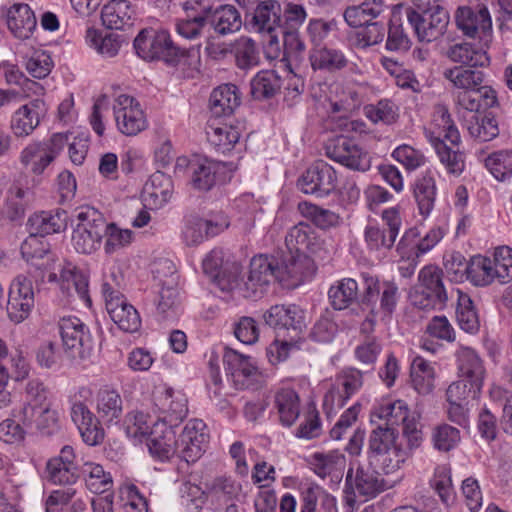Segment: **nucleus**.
I'll return each instance as SVG.
<instances>
[{
	"label": "nucleus",
	"instance_id": "58836bf2",
	"mask_svg": "<svg viewBox=\"0 0 512 512\" xmlns=\"http://www.w3.org/2000/svg\"><path fill=\"white\" fill-rule=\"evenodd\" d=\"M436 182L431 170L421 173L415 180L413 194L418 206L420 215L428 217L435 205L436 200Z\"/></svg>",
	"mask_w": 512,
	"mask_h": 512
},
{
	"label": "nucleus",
	"instance_id": "052dcab7",
	"mask_svg": "<svg viewBox=\"0 0 512 512\" xmlns=\"http://www.w3.org/2000/svg\"><path fill=\"white\" fill-rule=\"evenodd\" d=\"M409 457L408 449H405L402 443L398 442L370 461L378 466L383 473L392 474L398 471Z\"/></svg>",
	"mask_w": 512,
	"mask_h": 512
},
{
	"label": "nucleus",
	"instance_id": "a18cd8bd",
	"mask_svg": "<svg viewBox=\"0 0 512 512\" xmlns=\"http://www.w3.org/2000/svg\"><path fill=\"white\" fill-rule=\"evenodd\" d=\"M309 60L313 70L331 73L345 68L348 64L341 50L327 46L314 47L310 51Z\"/></svg>",
	"mask_w": 512,
	"mask_h": 512
},
{
	"label": "nucleus",
	"instance_id": "9d476101",
	"mask_svg": "<svg viewBox=\"0 0 512 512\" xmlns=\"http://www.w3.org/2000/svg\"><path fill=\"white\" fill-rule=\"evenodd\" d=\"M152 273L162 285L157 301V316L161 320H174L180 314L178 291L172 286L175 283V266L172 261L161 259L155 263Z\"/></svg>",
	"mask_w": 512,
	"mask_h": 512
},
{
	"label": "nucleus",
	"instance_id": "c85d7f7f",
	"mask_svg": "<svg viewBox=\"0 0 512 512\" xmlns=\"http://www.w3.org/2000/svg\"><path fill=\"white\" fill-rule=\"evenodd\" d=\"M175 427L156 422L147 439V447L152 456L167 460L173 455L178 456V442Z\"/></svg>",
	"mask_w": 512,
	"mask_h": 512
},
{
	"label": "nucleus",
	"instance_id": "e433bc0d",
	"mask_svg": "<svg viewBox=\"0 0 512 512\" xmlns=\"http://www.w3.org/2000/svg\"><path fill=\"white\" fill-rule=\"evenodd\" d=\"M68 215L64 210L54 212L42 211L32 215L28 220L31 235L43 237L45 235L59 233L67 227Z\"/></svg>",
	"mask_w": 512,
	"mask_h": 512
},
{
	"label": "nucleus",
	"instance_id": "774afa93",
	"mask_svg": "<svg viewBox=\"0 0 512 512\" xmlns=\"http://www.w3.org/2000/svg\"><path fill=\"white\" fill-rule=\"evenodd\" d=\"M298 208L303 216L309 218L321 229H328L340 224V216L332 210L324 209L309 202L299 203Z\"/></svg>",
	"mask_w": 512,
	"mask_h": 512
},
{
	"label": "nucleus",
	"instance_id": "5fc2aeb1",
	"mask_svg": "<svg viewBox=\"0 0 512 512\" xmlns=\"http://www.w3.org/2000/svg\"><path fill=\"white\" fill-rule=\"evenodd\" d=\"M467 279L478 287L488 286L494 282L499 283V278L494 275V268L489 257L474 256L467 266Z\"/></svg>",
	"mask_w": 512,
	"mask_h": 512
},
{
	"label": "nucleus",
	"instance_id": "4be33fe9",
	"mask_svg": "<svg viewBox=\"0 0 512 512\" xmlns=\"http://www.w3.org/2000/svg\"><path fill=\"white\" fill-rule=\"evenodd\" d=\"M134 48L139 57L149 61L176 53L170 34L165 30H142L134 39Z\"/></svg>",
	"mask_w": 512,
	"mask_h": 512
},
{
	"label": "nucleus",
	"instance_id": "338daca9",
	"mask_svg": "<svg viewBox=\"0 0 512 512\" xmlns=\"http://www.w3.org/2000/svg\"><path fill=\"white\" fill-rule=\"evenodd\" d=\"M484 164L496 180L507 181L512 177V150L493 152L485 158Z\"/></svg>",
	"mask_w": 512,
	"mask_h": 512
},
{
	"label": "nucleus",
	"instance_id": "69168bd1",
	"mask_svg": "<svg viewBox=\"0 0 512 512\" xmlns=\"http://www.w3.org/2000/svg\"><path fill=\"white\" fill-rule=\"evenodd\" d=\"M281 85V79L274 70H263L253 78L251 92L255 99H267L273 97Z\"/></svg>",
	"mask_w": 512,
	"mask_h": 512
},
{
	"label": "nucleus",
	"instance_id": "0eeeda50",
	"mask_svg": "<svg viewBox=\"0 0 512 512\" xmlns=\"http://www.w3.org/2000/svg\"><path fill=\"white\" fill-rule=\"evenodd\" d=\"M59 331L64 352L73 360L91 357L94 343L88 327L77 317L67 316L59 321Z\"/></svg>",
	"mask_w": 512,
	"mask_h": 512
},
{
	"label": "nucleus",
	"instance_id": "dca6fc26",
	"mask_svg": "<svg viewBox=\"0 0 512 512\" xmlns=\"http://www.w3.org/2000/svg\"><path fill=\"white\" fill-rule=\"evenodd\" d=\"M209 435L206 424L200 419L189 420L178 436V457L187 463H194L206 450Z\"/></svg>",
	"mask_w": 512,
	"mask_h": 512
},
{
	"label": "nucleus",
	"instance_id": "c9c22d12",
	"mask_svg": "<svg viewBox=\"0 0 512 512\" xmlns=\"http://www.w3.org/2000/svg\"><path fill=\"white\" fill-rule=\"evenodd\" d=\"M446 55L452 62L459 63L461 66H465V68L476 69L478 67H486L490 63L487 51L469 42L452 45L447 50Z\"/></svg>",
	"mask_w": 512,
	"mask_h": 512
},
{
	"label": "nucleus",
	"instance_id": "0e129e2a",
	"mask_svg": "<svg viewBox=\"0 0 512 512\" xmlns=\"http://www.w3.org/2000/svg\"><path fill=\"white\" fill-rule=\"evenodd\" d=\"M458 292L457 321L460 328L468 333H476L480 320L475 305L469 295Z\"/></svg>",
	"mask_w": 512,
	"mask_h": 512
},
{
	"label": "nucleus",
	"instance_id": "5701e85b",
	"mask_svg": "<svg viewBox=\"0 0 512 512\" xmlns=\"http://www.w3.org/2000/svg\"><path fill=\"white\" fill-rule=\"evenodd\" d=\"M46 478L53 484L72 485L79 477L74 448L65 445L59 455L50 458L45 468Z\"/></svg>",
	"mask_w": 512,
	"mask_h": 512
},
{
	"label": "nucleus",
	"instance_id": "bb28decb",
	"mask_svg": "<svg viewBox=\"0 0 512 512\" xmlns=\"http://www.w3.org/2000/svg\"><path fill=\"white\" fill-rule=\"evenodd\" d=\"M71 419L77 426L83 441L89 446L101 443L104 438L103 429L98 419L81 401H74L71 405Z\"/></svg>",
	"mask_w": 512,
	"mask_h": 512
},
{
	"label": "nucleus",
	"instance_id": "79ce46f5",
	"mask_svg": "<svg viewBox=\"0 0 512 512\" xmlns=\"http://www.w3.org/2000/svg\"><path fill=\"white\" fill-rule=\"evenodd\" d=\"M8 27L15 37L28 39L36 28V17L27 4H14L8 11Z\"/></svg>",
	"mask_w": 512,
	"mask_h": 512
},
{
	"label": "nucleus",
	"instance_id": "a211bd4d",
	"mask_svg": "<svg viewBox=\"0 0 512 512\" xmlns=\"http://www.w3.org/2000/svg\"><path fill=\"white\" fill-rule=\"evenodd\" d=\"M181 6L185 16L176 22L177 33L189 40L200 38L208 25L210 5L202 0H187Z\"/></svg>",
	"mask_w": 512,
	"mask_h": 512
},
{
	"label": "nucleus",
	"instance_id": "6ab92c4d",
	"mask_svg": "<svg viewBox=\"0 0 512 512\" xmlns=\"http://www.w3.org/2000/svg\"><path fill=\"white\" fill-rule=\"evenodd\" d=\"M265 323L278 333H293V340L305 327L304 311L294 304H276L263 314Z\"/></svg>",
	"mask_w": 512,
	"mask_h": 512
},
{
	"label": "nucleus",
	"instance_id": "9b49d317",
	"mask_svg": "<svg viewBox=\"0 0 512 512\" xmlns=\"http://www.w3.org/2000/svg\"><path fill=\"white\" fill-rule=\"evenodd\" d=\"M113 115L117 130L125 136H136L148 127L139 101L130 95L120 94L114 99Z\"/></svg>",
	"mask_w": 512,
	"mask_h": 512
},
{
	"label": "nucleus",
	"instance_id": "6e6d98bb",
	"mask_svg": "<svg viewBox=\"0 0 512 512\" xmlns=\"http://www.w3.org/2000/svg\"><path fill=\"white\" fill-rule=\"evenodd\" d=\"M465 127L469 135L478 142H488L499 135L498 122L490 115L479 117L473 114L465 121Z\"/></svg>",
	"mask_w": 512,
	"mask_h": 512
},
{
	"label": "nucleus",
	"instance_id": "f704fd0d",
	"mask_svg": "<svg viewBox=\"0 0 512 512\" xmlns=\"http://www.w3.org/2000/svg\"><path fill=\"white\" fill-rule=\"evenodd\" d=\"M228 227L224 217L218 220H205L201 218L190 219L182 233L183 240L189 246L202 243L209 236H215Z\"/></svg>",
	"mask_w": 512,
	"mask_h": 512
},
{
	"label": "nucleus",
	"instance_id": "e2e57ef3",
	"mask_svg": "<svg viewBox=\"0 0 512 512\" xmlns=\"http://www.w3.org/2000/svg\"><path fill=\"white\" fill-rule=\"evenodd\" d=\"M232 53L234 54L238 68L246 70L259 64V51L254 40L249 37L241 36L232 44Z\"/></svg>",
	"mask_w": 512,
	"mask_h": 512
},
{
	"label": "nucleus",
	"instance_id": "a878e982",
	"mask_svg": "<svg viewBox=\"0 0 512 512\" xmlns=\"http://www.w3.org/2000/svg\"><path fill=\"white\" fill-rule=\"evenodd\" d=\"M21 255L30 265L28 273L33 277H38L35 273L41 275L42 281L49 273V267H53V262H59L53 258L49 252L48 245L39 237L29 235L21 244Z\"/></svg>",
	"mask_w": 512,
	"mask_h": 512
},
{
	"label": "nucleus",
	"instance_id": "de8ad7c7",
	"mask_svg": "<svg viewBox=\"0 0 512 512\" xmlns=\"http://www.w3.org/2000/svg\"><path fill=\"white\" fill-rule=\"evenodd\" d=\"M443 77L458 91H469L483 85L485 73L478 69L454 66L445 69Z\"/></svg>",
	"mask_w": 512,
	"mask_h": 512
},
{
	"label": "nucleus",
	"instance_id": "6e6552de",
	"mask_svg": "<svg viewBox=\"0 0 512 512\" xmlns=\"http://www.w3.org/2000/svg\"><path fill=\"white\" fill-rule=\"evenodd\" d=\"M282 8L276 0H264L257 4L252 17L253 28L260 33H267L266 55L270 59H276L281 54V46L277 29H281Z\"/></svg>",
	"mask_w": 512,
	"mask_h": 512
},
{
	"label": "nucleus",
	"instance_id": "8fccbe9b",
	"mask_svg": "<svg viewBox=\"0 0 512 512\" xmlns=\"http://www.w3.org/2000/svg\"><path fill=\"white\" fill-rule=\"evenodd\" d=\"M86 44L105 58L115 57L121 47L120 36L114 33L103 35L101 31L90 27L86 30Z\"/></svg>",
	"mask_w": 512,
	"mask_h": 512
},
{
	"label": "nucleus",
	"instance_id": "680f3d73",
	"mask_svg": "<svg viewBox=\"0 0 512 512\" xmlns=\"http://www.w3.org/2000/svg\"><path fill=\"white\" fill-rule=\"evenodd\" d=\"M398 442H400L399 433L395 428L381 425L377 426L369 435V459L371 460Z\"/></svg>",
	"mask_w": 512,
	"mask_h": 512
},
{
	"label": "nucleus",
	"instance_id": "603ef678",
	"mask_svg": "<svg viewBox=\"0 0 512 512\" xmlns=\"http://www.w3.org/2000/svg\"><path fill=\"white\" fill-rule=\"evenodd\" d=\"M288 250L294 252H315L317 247L316 236L313 228L307 224L300 222L293 226L285 237Z\"/></svg>",
	"mask_w": 512,
	"mask_h": 512
},
{
	"label": "nucleus",
	"instance_id": "f257e3e1",
	"mask_svg": "<svg viewBox=\"0 0 512 512\" xmlns=\"http://www.w3.org/2000/svg\"><path fill=\"white\" fill-rule=\"evenodd\" d=\"M425 136L433 146L440 162L449 174L460 175L465 168V155L458 148L460 133L447 110H441L435 119V128L426 129Z\"/></svg>",
	"mask_w": 512,
	"mask_h": 512
},
{
	"label": "nucleus",
	"instance_id": "ddd939ff",
	"mask_svg": "<svg viewBox=\"0 0 512 512\" xmlns=\"http://www.w3.org/2000/svg\"><path fill=\"white\" fill-rule=\"evenodd\" d=\"M407 18L418 39L428 43L445 34L450 19L449 13L439 5L427 9L423 13L410 10Z\"/></svg>",
	"mask_w": 512,
	"mask_h": 512
},
{
	"label": "nucleus",
	"instance_id": "c756f323",
	"mask_svg": "<svg viewBox=\"0 0 512 512\" xmlns=\"http://www.w3.org/2000/svg\"><path fill=\"white\" fill-rule=\"evenodd\" d=\"M458 377L469 382L476 391H481L486 370L475 350L461 347L457 353Z\"/></svg>",
	"mask_w": 512,
	"mask_h": 512
},
{
	"label": "nucleus",
	"instance_id": "473e14b6",
	"mask_svg": "<svg viewBox=\"0 0 512 512\" xmlns=\"http://www.w3.org/2000/svg\"><path fill=\"white\" fill-rule=\"evenodd\" d=\"M455 101L460 108L474 113L497 107L499 104L496 90L488 85L469 91H458Z\"/></svg>",
	"mask_w": 512,
	"mask_h": 512
},
{
	"label": "nucleus",
	"instance_id": "7c9ffc66",
	"mask_svg": "<svg viewBox=\"0 0 512 512\" xmlns=\"http://www.w3.org/2000/svg\"><path fill=\"white\" fill-rule=\"evenodd\" d=\"M242 126L240 124H228L217 122L212 119L206 127V137L208 142L220 153L230 152L239 142L242 136Z\"/></svg>",
	"mask_w": 512,
	"mask_h": 512
},
{
	"label": "nucleus",
	"instance_id": "4468645a",
	"mask_svg": "<svg viewBox=\"0 0 512 512\" xmlns=\"http://www.w3.org/2000/svg\"><path fill=\"white\" fill-rule=\"evenodd\" d=\"M153 400L160 423L176 427L188 414V400L181 391L160 387L154 392Z\"/></svg>",
	"mask_w": 512,
	"mask_h": 512
},
{
	"label": "nucleus",
	"instance_id": "72a5a7b5",
	"mask_svg": "<svg viewBox=\"0 0 512 512\" xmlns=\"http://www.w3.org/2000/svg\"><path fill=\"white\" fill-rule=\"evenodd\" d=\"M174 186L171 178L162 172L154 173L143 189V201L151 209L165 205L172 197Z\"/></svg>",
	"mask_w": 512,
	"mask_h": 512
},
{
	"label": "nucleus",
	"instance_id": "ea45409f",
	"mask_svg": "<svg viewBox=\"0 0 512 512\" xmlns=\"http://www.w3.org/2000/svg\"><path fill=\"white\" fill-rule=\"evenodd\" d=\"M134 9L128 0H110L101 10V20L108 29L121 30L132 25Z\"/></svg>",
	"mask_w": 512,
	"mask_h": 512
},
{
	"label": "nucleus",
	"instance_id": "412c9836",
	"mask_svg": "<svg viewBox=\"0 0 512 512\" xmlns=\"http://www.w3.org/2000/svg\"><path fill=\"white\" fill-rule=\"evenodd\" d=\"M346 487L353 495L364 497L366 500L376 497L387 487L379 473L360 464L352 465L346 475Z\"/></svg>",
	"mask_w": 512,
	"mask_h": 512
},
{
	"label": "nucleus",
	"instance_id": "393cba45",
	"mask_svg": "<svg viewBox=\"0 0 512 512\" xmlns=\"http://www.w3.org/2000/svg\"><path fill=\"white\" fill-rule=\"evenodd\" d=\"M364 383L363 373L352 367L341 370L334 379V383L325 395V403L331 402L333 406L342 408L346 402L360 391Z\"/></svg>",
	"mask_w": 512,
	"mask_h": 512
},
{
	"label": "nucleus",
	"instance_id": "b1692460",
	"mask_svg": "<svg viewBox=\"0 0 512 512\" xmlns=\"http://www.w3.org/2000/svg\"><path fill=\"white\" fill-rule=\"evenodd\" d=\"M457 28L467 37L476 38L492 31V19L486 4H478L475 9L459 7L455 12Z\"/></svg>",
	"mask_w": 512,
	"mask_h": 512
},
{
	"label": "nucleus",
	"instance_id": "f03ea898",
	"mask_svg": "<svg viewBox=\"0 0 512 512\" xmlns=\"http://www.w3.org/2000/svg\"><path fill=\"white\" fill-rule=\"evenodd\" d=\"M276 257L258 255L251 259L249 273L246 278L239 277L235 267L233 278L222 277L219 288L225 292H234L248 299L261 298L273 279H276Z\"/></svg>",
	"mask_w": 512,
	"mask_h": 512
},
{
	"label": "nucleus",
	"instance_id": "bf43d9fd",
	"mask_svg": "<svg viewBox=\"0 0 512 512\" xmlns=\"http://www.w3.org/2000/svg\"><path fill=\"white\" fill-rule=\"evenodd\" d=\"M397 235L379 225H367L364 230V240L367 248L379 255H385L395 244Z\"/></svg>",
	"mask_w": 512,
	"mask_h": 512
},
{
	"label": "nucleus",
	"instance_id": "cd10ccee",
	"mask_svg": "<svg viewBox=\"0 0 512 512\" xmlns=\"http://www.w3.org/2000/svg\"><path fill=\"white\" fill-rule=\"evenodd\" d=\"M223 362L228 375L239 388L249 386V380L258 374L256 362L249 356L243 355L236 350L226 349L223 355Z\"/></svg>",
	"mask_w": 512,
	"mask_h": 512
},
{
	"label": "nucleus",
	"instance_id": "1a4fd4ad",
	"mask_svg": "<svg viewBox=\"0 0 512 512\" xmlns=\"http://www.w3.org/2000/svg\"><path fill=\"white\" fill-rule=\"evenodd\" d=\"M325 153L331 160L348 169L366 172L371 167V159L366 150L353 138L338 135L325 144Z\"/></svg>",
	"mask_w": 512,
	"mask_h": 512
},
{
	"label": "nucleus",
	"instance_id": "2f4dec72",
	"mask_svg": "<svg viewBox=\"0 0 512 512\" xmlns=\"http://www.w3.org/2000/svg\"><path fill=\"white\" fill-rule=\"evenodd\" d=\"M191 182L194 188L202 191L210 190L221 181L225 172V164L207 158H200L189 163Z\"/></svg>",
	"mask_w": 512,
	"mask_h": 512
},
{
	"label": "nucleus",
	"instance_id": "f8f14e48",
	"mask_svg": "<svg viewBox=\"0 0 512 512\" xmlns=\"http://www.w3.org/2000/svg\"><path fill=\"white\" fill-rule=\"evenodd\" d=\"M276 271V280L287 288H294L314 274L315 265L304 252L288 250L276 258Z\"/></svg>",
	"mask_w": 512,
	"mask_h": 512
},
{
	"label": "nucleus",
	"instance_id": "39448f33",
	"mask_svg": "<svg viewBox=\"0 0 512 512\" xmlns=\"http://www.w3.org/2000/svg\"><path fill=\"white\" fill-rule=\"evenodd\" d=\"M68 143V135L55 133L48 140L33 141L20 153V163L34 175H41Z\"/></svg>",
	"mask_w": 512,
	"mask_h": 512
},
{
	"label": "nucleus",
	"instance_id": "864d4df0",
	"mask_svg": "<svg viewBox=\"0 0 512 512\" xmlns=\"http://www.w3.org/2000/svg\"><path fill=\"white\" fill-rule=\"evenodd\" d=\"M241 491L242 486L237 481L227 477H218L208 486L207 496L218 506H223L237 500Z\"/></svg>",
	"mask_w": 512,
	"mask_h": 512
},
{
	"label": "nucleus",
	"instance_id": "f3484780",
	"mask_svg": "<svg viewBox=\"0 0 512 512\" xmlns=\"http://www.w3.org/2000/svg\"><path fill=\"white\" fill-rule=\"evenodd\" d=\"M298 188L305 194L324 197L337 186L335 169L325 162H318L309 167L297 182Z\"/></svg>",
	"mask_w": 512,
	"mask_h": 512
},
{
	"label": "nucleus",
	"instance_id": "7ed1b4c3",
	"mask_svg": "<svg viewBox=\"0 0 512 512\" xmlns=\"http://www.w3.org/2000/svg\"><path fill=\"white\" fill-rule=\"evenodd\" d=\"M72 246L81 254H91L101 246L106 228L102 214L92 207H82L75 215Z\"/></svg>",
	"mask_w": 512,
	"mask_h": 512
},
{
	"label": "nucleus",
	"instance_id": "13d9d810",
	"mask_svg": "<svg viewBox=\"0 0 512 512\" xmlns=\"http://www.w3.org/2000/svg\"><path fill=\"white\" fill-rule=\"evenodd\" d=\"M80 472L84 477L86 487L92 493H104L113 485L110 472L105 471L100 464L87 462L83 464Z\"/></svg>",
	"mask_w": 512,
	"mask_h": 512
},
{
	"label": "nucleus",
	"instance_id": "2eb2a0df",
	"mask_svg": "<svg viewBox=\"0 0 512 512\" xmlns=\"http://www.w3.org/2000/svg\"><path fill=\"white\" fill-rule=\"evenodd\" d=\"M34 291L31 279L25 274L17 275L9 289L7 313L9 319L19 324L27 319L34 307Z\"/></svg>",
	"mask_w": 512,
	"mask_h": 512
},
{
	"label": "nucleus",
	"instance_id": "aec40b11",
	"mask_svg": "<svg viewBox=\"0 0 512 512\" xmlns=\"http://www.w3.org/2000/svg\"><path fill=\"white\" fill-rule=\"evenodd\" d=\"M47 113V106L43 99L33 98L21 105L11 116L10 129L17 138H27L32 135L40 125Z\"/></svg>",
	"mask_w": 512,
	"mask_h": 512
},
{
	"label": "nucleus",
	"instance_id": "4c0bfd02",
	"mask_svg": "<svg viewBox=\"0 0 512 512\" xmlns=\"http://www.w3.org/2000/svg\"><path fill=\"white\" fill-rule=\"evenodd\" d=\"M208 24L216 34L226 36L241 29L242 19L239 11L233 5H221L214 10L210 5Z\"/></svg>",
	"mask_w": 512,
	"mask_h": 512
},
{
	"label": "nucleus",
	"instance_id": "4d7b16f0",
	"mask_svg": "<svg viewBox=\"0 0 512 512\" xmlns=\"http://www.w3.org/2000/svg\"><path fill=\"white\" fill-rule=\"evenodd\" d=\"M123 401L114 389H102L97 394V412L105 422L118 421L122 415Z\"/></svg>",
	"mask_w": 512,
	"mask_h": 512
},
{
	"label": "nucleus",
	"instance_id": "09e8293b",
	"mask_svg": "<svg viewBox=\"0 0 512 512\" xmlns=\"http://www.w3.org/2000/svg\"><path fill=\"white\" fill-rule=\"evenodd\" d=\"M435 369L433 365L421 356L412 360L410 367L411 384L422 395L430 394L434 389Z\"/></svg>",
	"mask_w": 512,
	"mask_h": 512
},
{
	"label": "nucleus",
	"instance_id": "20e7f679",
	"mask_svg": "<svg viewBox=\"0 0 512 512\" xmlns=\"http://www.w3.org/2000/svg\"><path fill=\"white\" fill-rule=\"evenodd\" d=\"M110 279L111 281L105 278L102 284V294L108 314L121 330L129 333L138 331L141 319L138 311L118 291L120 277L112 273Z\"/></svg>",
	"mask_w": 512,
	"mask_h": 512
},
{
	"label": "nucleus",
	"instance_id": "a19ab883",
	"mask_svg": "<svg viewBox=\"0 0 512 512\" xmlns=\"http://www.w3.org/2000/svg\"><path fill=\"white\" fill-rule=\"evenodd\" d=\"M386 10L383 0H363L359 5L349 6L344 11L346 23L353 28H358L366 23L374 22Z\"/></svg>",
	"mask_w": 512,
	"mask_h": 512
},
{
	"label": "nucleus",
	"instance_id": "3c124183",
	"mask_svg": "<svg viewBox=\"0 0 512 512\" xmlns=\"http://www.w3.org/2000/svg\"><path fill=\"white\" fill-rule=\"evenodd\" d=\"M358 290V284L354 279H341L328 291L330 304L335 310L347 309L357 299Z\"/></svg>",
	"mask_w": 512,
	"mask_h": 512
},
{
	"label": "nucleus",
	"instance_id": "49530a36",
	"mask_svg": "<svg viewBox=\"0 0 512 512\" xmlns=\"http://www.w3.org/2000/svg\"><path fill=\"white\" fill-rule=\"evenodd\" d=\"M274 406L283 426H292L299 417L300 399L296 391L291 388H280L276 391Z\"/></svg>",
	"mask_w": 512,
	"mask_h": 512
},
{
	"label": "nucleus",
	"instance_id": "423d86ee",
	"mask_svg": "<svg viewBox=\"0 0 512 512\" xmlns=\"http://www.w3.org/2000/svg\"><path fill=\"white\" fill-rule=\"evenodd\" d=\"M48 282L57 283L68 299L81 300L85 306H91L88 288V277L70 262L60 260L53 262L47 275Z\"/></svg>",
	"mask_w": 512,
	"mask_h": 512
},
{
	"label": "nucleus",
	"instance_id": "37998d69",
	"mask_svg": "<svg viewBox=\"0 0 512 512\" xmlns=\"http://www.w3.org/2000/svg\"><path fill=\"white\" fill-rule=\"evenodd\" d=\"M309 464L314 473L320 478L341 476L345 467V455L339 450L316 452L310 456Z\"/></svg>",
	"mask_w": 512,
	"mask_h": 512
},
{
	"label": "nucleus",
	"instance_id": "c03bdc74",
	"mask_svg": "<svg viewBox=\"0 0 512 512\" xmlns=\"http://www.w3.org/2000/svg\"><path fill=\"white\" fill-rule=\"evenodd\" d=\"M240 104L237 86L224 84L213 90L210 96V109L215 117L229 116Z\"/></svg>",
	"mask_w": 512,
	"mask_h": 512
}]
</instances>
